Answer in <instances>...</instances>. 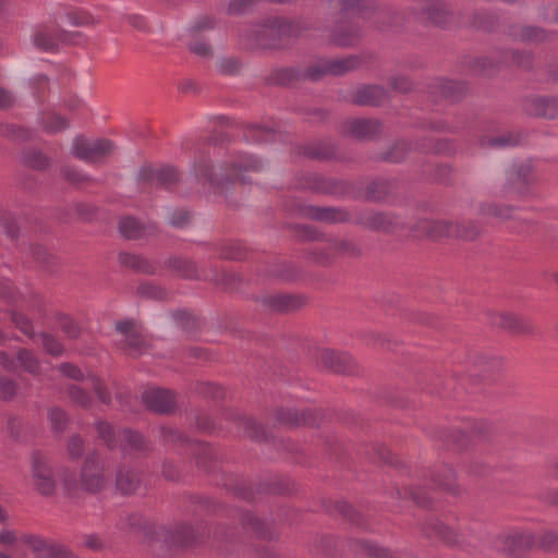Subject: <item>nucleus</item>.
<instances>
[{"label":"nucleus","instance_id":"f257e3e1","mask_svg":"<svg viewBox=\"0 0 558 558\" xmlns=\"http://www.w3.org/2000/svg\"><path fill=\"white\" fill-rule=\"evenodd\" d=\"M300 35V27L294 22L270 17L263 23L254 24L242 35L243 45L248 49H275L283 47L291 38Z\"/></svg>","mask_w":558,"mask_h":558},{"label":"nucleus","instance_id":"f03ea898","mask_svg":"<svg viewBox=\"0 0 558 558\" xmlns=\"http://www.w3.org/2000/svg\"><path fill=\"white\" fill-rule=\"evenodd\" d=\"M263 169L264 162L251 155H238L226 161L220 178L213 173L210 165L205 159L195 163L196 177L215 186H220L223 182L241 181L245 183L247 173L259 172Z\"/></svg>","mask_w":558,"mask_h":558},{"label":"nucleus","instance_id":"7ed1b4c3","mask_svg":"<svg viewBox=\"0 0 558 558\" xmlns=\"http://www.w3.org/2000/svg\"><path fill=\"white\" fill-rule=\"evenodd\" d=\"M114 340L117 347L131 356L145 353L149 347L140 326L134 319H124L116 323Z\"/></svg>","mask_w":558,"mask_h":558},{"label":"nucleus","instance_id":"20e7f679","mask_svg":"<svg viewBox=\"0 0 558 558\" xmlns=\"http://www.w3.org/2000/svg\"><path fill=\"white\" fill-rule=\"evenodd\" d=\"M117 526L120 531L140 536L150 547L155 554H160L162 544L159 541V534L150 526L147 521L138 513H125L120 515Z\"/></svg>","mask_w":558,"mask_h":558},{"label":"nucleus","instance_id":"39448f33","mask_svg":"<svg viewBox=\"0 0 558 558\" xmlns=\"http://www.w3.org/2000/svg\"><path fill=\"white\" fill-rule=\"evenodd\" d=\"M361 60L356 56L336 59H319L306 69L305 76L310 81H319L326 75L341 76L357 69Z\"/></svg>","mask_w":558,"mask_h":558},{"label":"nucleus","instance_id":"423d86ee","mask_svg":"<svg viewBox=\"0 0 558 558\" xmlns=\"http://www.w3.org/2000/svg\"><path fill=\"white\" fill-rule=\"evenodd\" d=\"M31 477L36 492L43 496H52L57 489V480L48 458L34 452L31 459Z\"/></svg>","mask_w":558,"mask_h":558},{"label":"nucleus","instance_id":"0eeeda50","mask_svg":"<svg viewBox=\"0 0 558 558\" xmlns=\"http://www.w3.org/2000/svg\"><path fill=\"white\" fill-rule=\"evenodd\" d=\"M80 485L81 489L89 494H97L107 485L105 464L96 451L90 452L82 465Z\"/></svg>","mask_w":558,"mask_h":558},{"label":"nucleus","instance_id":"6e6552de","mask_svg":"<svg viewBox=\"0 0 558 558\" xmlns=\"http://www.w3.org/2000/svg\"><path fill=\"white\" fill-rule=\"evenodd\" d=\"M496 547L500 551L520 557L537 547L536 535L529 531H511L498 536Z\"/></svg>","mask_w":558,"mask_h":558},{"label":"nucleus","instance_id":"1a4fd4ad","mask_svg":"<svg viewBox=\"0 0 558 558\" xmlns=\"http://www.w3.org/2000/svg\"><path fill=\"white\" fill-rule=\"evenodd\" d=\"M113 148V143L107 138L88 141L84 137H75L72 145V153L78 159L95 161L100 157L110 155Z\"/></svg>","mask_w":558,"mask_h":558},{"label":"nucleus","instance_id":"9d476101","mask_svg":"<svg viewBox=\"0 0 558 558\" xmlns=\"http://www.w3.org/2000/svg\"><path fill=\"white\" fill-rule=\"evenodd\" d=\"M256 301L265 311L275 313H291L302 308L306 303L304 296L287 293H268L257 296Z\"/></svg>","mask_w":558,"mask_h":558},{"label":"nucleus","instance_id":"9b49d317","mask_svg":"<svg viewBox=\"0 0 558 558\" xmlns=\"http://www.w3.org/2000/svg\"><path fill=\"white\" fill-rule=\"evenodd\" d=\"M291 211L298 213L305 218L327 223H340L348 222L350 220L349 213L345 209L337 207H319L296 204L291 208Z\"/></svg>","mask_w":558,"mask_h":558},{"label":"nucleus","instance_id":"f8f14e48","mask_svg":"<svg viewBox=\"0 0 558 558\" xmlns=\"http://www.w3.org/2000/svg\"><path fill=\"white\" fill-rule=\"evenodd\" d=\"M357 223L369 230L385 233H396L403 230L405 227L403 220L397 216L376 211L362 213L357 219Z\"/></svg>","mask_w":558,"mask_h":558},{"label":"nucleus","instance_id":"ddd939ff","mask_svg":"<svg viewBox=\"0 0 558 558\" xmlns=\"http://www.w3.org/2000/svg\"><path fill=\"white\" fill-rule=\"evenodd\" d=\"M311 254L317 263L327 264L332 255L357 257L361 248L350 240L335 239L328 242L326 248H314Z\"/></svg>","mask_w":558,"mask_h":558},{"label":"nucleus","instance_id":"4468645a","mask_svg":"<svg viewBox=\"0 0 558 558\" xmlns=\"http://www.w3.org/2000/svg\"><path fill=\"white\" fill-rule=\"evenodd\" d=\"M32 40L43 51H56L61 45L70 43L72 37L65 31L43 25L35 29Z\"/></svg>","mask_w":558,"mask_h":558},{"label":"nucleus","instance_id":"2eb2a0df","mask_svg":"<svg viewBox=\"0 0 558 558\" xmlns=\"http://www.w3.org/2000/svg\"><path fill=\"white\" fill-rule=\"evenodd\" d=\"M143 403L153 412L167 414L177 405V396L173 391L163 388H149L142 395Z\"/></svg>","mask_w":558,"mask_h":558},{"label":"nucleus","instance_id":"dca6fc26","mask_svg":"<svg viewBox=\"0 0 558 558\" xmlns=\"http://www.w3.org/2000/svg\"><path fill=\"white\" fill-rule=\"evenodd\" d=\"M39 558H72L73 555L62 545L52 543L38 535L25 534L22 537Z\"/></svg>","mask_w":558,"mask_h":558},{"label":"nucleus","instance_id":"f3484780","mask_svg":"<svg viewBox=\"0 0 558 558\" xmlns=\"http://www.w3.org/2000/svg\"><path fill=\"white\" fill-rule=\"evenodd\" d=\"M456 230L457 228L453 226V222L423 219L417 221L411 231L413 236L416 238L427 236L433 240H439L442 238H453V231Z\"/></svg>","mask_w":558,"mask_h":558},{"label":"nucleus","instance_id":"a211bd4d","mask_svg":"<svg viewBox=\"0 0 558 558\" xmlns=\"http://www.w3.org/2000/svg\"><path fill=\"white\" fill-rule=\"evenodd\" d=\"M138 180L156 186L170 189L179 181V173L177 169L171 166H165L158 169L143 167L140 171Z\"/></svg>","mask_w":558,"mask_h":558},{"label":"nucleus","instance_id":"6ab92c4d","mask_svg":"<svg viewBox=\"0 0 558 558\" xmlns=\"http://www.w3.org/2000/svg\"><path fill=\"white\" fill-rule=\"evenodd\" d=\"M343 130L359 140H373L380 134L381 125L377 120L360 118L345 121Z\"/></svg>","mask_w":558,"mask_h":558},{"label":"nucleus","instance_id":"aec40b11","mask_svg":"<svg viewBox=\"0 0 558 558\" xmlns=\"http://www.w3.org/2000/svg\"><path fill=\"white\" fill-rule=\"evenodd\" d=\"M523 109L530 116L554 119L558 114V99L544 96L531 97L524 100Z\"/></svg>","mask_w":558,"mask_h":558},{"label":"nucleus","instance_id":"412c9836","mask_svg":"<svg viewBox=\"0 0 558 558\" xmlns=\"http://www.w3.org/2000/svg\"><path fill=\"white\" fill-rule=\"evenodd\" d=\"M555 32L545 29L535 25L512 26L509 29V36L514 40L526 44H541L550 40Z\"/></svg>","mask_w":558,"mask_h":558},{"label":"nucleus","instance_id":"4be33fe9","mask_svg":"<svg viewBox=\"0 0 558 558\" xmlns=\"http://www.w3.org/2000/svg\"><path fill=\"white\" fill-rule=\"evenodd\" d=\"M276 418L279 423L288 426H316L320 421V415L311 409L304 410L301 415L293 409H279L276 412Z\"/></svg>","mask_w":558,"mask_h":558},{"label":"nucleus","instance_id":"5701e85b","mask_svg":"<svg viewBox=\"0 0 558 558\" xmlns=\"http://www.w3.org/2000/svg\"><path fill=\"white\" fill-rule=\"evenodd\" d=\"M488 432V427L483 423H475L463 429H456L447 436L448 446L453 449H462L470 440L482 439Z\"/></svg>","mask_w":558,"mask_h":558},{"label":"nucleus","instance_id":"b1692460","mask_svg":"<svg viewBox=\"0 0 558 558\" xmlns=\"http://www.w3.org/2000/svg\"><path fill=\"white\" fill-rule=\"evenodd\" d=\"M421 17L437 25H445L451 16V12L445 3L438 0H421L416 4Z\"/></svg>","mask_w":558,"mask_h":558},{"label":"nucleus","instance_id":"393cba45","mask_svg":"<svg viewBox=\"0 0 558 558\" xmlns=\"http://www.w3.org/2000/svg\"><path fill=\"white\" fill-rule=\"evenodd\" d=\"M386 98L385 88L377 85H365L355 92L353 102L359 106H379Z\"/></svg>","mask_w":558,"mask_h":558},{"label":"nucleus","instance_id":"a878e982","mask_svg":"<svg viewBox=\"0 0 558 558\" xmlns=\"http://www.w3.org/2000/svg\"><path fill=\"white\" fill-rule=\"evenodd\" d=\"M306 70L301 71L296 68H277L269 72V74L265 77L267 84L270 85H290L296 81L302 78L308 80L305 76Z\"/></svg>","mask_w":558,"mask_h":558},{"label":"nucleus","instance_id":"bb28decb","mask_svg":"<svg viewBox=\"0 0 558 558\" xmlns=\"http://www.w3.org/2000/svg\"><path fill=\"white\" fill-rule=\"evenodd\" d=\"M118 448L124 453L142 452L148 449L146 439L132 429L119 432Z\"/></svg>","mask_w":558,"mask_h":558},{"label":"nucleus","instance_id":"cd10ccee","mask_svg":"<svg viewBox=\"0 0 558 558\" xmlns=\"http://www.w3.org/2000/svg\"><path fill=\"white\" fill-rule=\"evenodd\" d=\"M319 359L324 367L335 373H349L350 356L345 353H338L331 350H323L319 353Z\"/></svg>","mask_w":558,"mask_h":558},{"label":"nucleus","instance_id":"c85d7f7f","mask_svg":"<svg viewBox=\"0 0 558 558\" xmlns=\"http://www.w3.org/2000/svg\"><path fill=\"white\" fill-rule=\"evenodd\" d=\"M141 480L138 474L126 466H121L117 471L116 486L124 495L133 494L140 487Z\"/></svg>","mask_w":558,"mask_h":558},{"label":"nucleus","instance_id":"c756f323","mask_svg":"<svg viewBox=\"0 0 558 558\" xmlns=\"http://www.w3.org/2000/svg\"><path fill=\"white\" fill-rule=\"evenodd\" d=\"M119 230L126 239H141L151 234L155 228L145 227L133 217H124L119 222Z\"/></svg>","mask_w":558,"mask_h":558},{"label":"nucleus","instance_id":"7c9ffc66","mask_svg":"<svg viewBox=\"0 0 558 558\" xmlns=\"http://www.w3.org/2000/svg\"><path fill=\"white\" fill-rule=\"evenodd\" d=\"M119 260L124 267L131 268L137 272L147 275H154L157 272V266L141 255L121 253L119 255Z\"/></svg>","mask_w":558,"mask_h":558},{"label":"nucleus","instance_id":"2f4dec72","mask_svg":"<svg viewBox=\"0 0 558 558\" xmlns=\"http://www.w3.org/2000/svg\"><path fill=\"white\" fill-rule=\"evenodd\" d=\"M300 186L323 194H333L337 192L336 182L316 173L306 174L304 182L300 183Z\"/></svg>","mask_w":558,"mask_h":558},{"label":"nucleus","instance_id":"473e14b6","mask_svg":"<svg viewBox=\"0 0 558 558\" xmlns=\"http://www.w3.org/2000/svg\"><path fill=\"white\" fill-rule=\"evenodd\" d=\"M198 532L187 524L178 526L170 535V538L166 537L165 542L171 544V546H191L198 539Z\"/></svg>","mask_w":558,"mask_h":558},{"label":"nucleus","instance_id":"72a5a7b5","mask_svg":"<svg viewBox=\"0 0 558 558\" xmlns=\"http://www.w3.org/2000/svg\"><path fill=\"white\" fill-rule=\"evenodd\" d=\"M434 92L440 97L450 99L452 101L458 100L466 90V87L461 82H453L448 80H439L434 85Z\"/></svg>","mask_w":558,"mask_h":558},{"label":"nucleus","instance_id":"f704fd0d","mask_svg":"<svg viewBox=\"0 0 558 558\" xmlns=\"http://www.w3.org/2000/svg\"><path fill=\"white\" fill-rule=\"evenodd\" d=\"M395 183L390 180H374L366 189V197L375 202L384 201L395 191Z\"/></svg>","mask_w":558,"mask_h":558},{"label":"nucleus","instance_id":"c9c22d12","mask_svg":"<svg viewBox=\"0 0 558 558\" xmlns=\"http://www.w3.org/2000/svg\"><path fill=\"white\" fill-rule=\"evenodd\" d=\"M359 29L343 24L338 25L332 35V43L340 47L353 46L359 41Z\"/></svg>","mask_w":558,"mask_h":558},{"label":"nucleus","instance_id":"e433bc0d","mask_svg":"<svg viewBox=\"0 0 558 558\" xmlns=\"http://www.w3.org/2000/svg\"><path fill=\"white\" fill-rule=\"evenodd\" d=\"M169 267L186 279L201 278L196 265L186 258L173 257L168 260Z\"/></svg>","mask_w":558,"mask_h":558},{"label":"nucleus","instance_id":"4c0bfd02","mask_svg":"<svg viewBox=\"0 0 558 558\" xmlns=\"http://www.w3.org/2000/svg\"><path fill=\"white\" fill-rule=\"evenodd\" d=\"M433 481L438 487L453 495L459 492V487L456 484L454 472L450 466H442L440 471L433 475Z\"/></svg>","mask_w":558,"mask_h":558},{"label":"nucleus","instance_id":"58836bf2","mask_svg":"<svg viewBox=\"0 0 558 558\" xmlns=\"http://www.w3.org/2000/svg\"><path fill=\"white\" fill-rule=\"evenodd\" d=\"M480 215L485 219L505 220L513 216V209L509 206H499L494 203H484L480 206Z\"/></svg>","mask_w":558,"mask_h":558},{"label":"nucleus","instance_id":"ea45409f","mask_svg":"<svg viewBox=\"0 0 558 558\" xmlns=\"http://www.w3.org/2000/svg\"><path fill=\"white\" fill-rule=\"evenodd\" d=\"M17 367H23L24 371L32 375H38L40 372V362L36 355L27 350L20 349L16 355Z\"/></svg>","mask_w":558,"mask_h":558},{"label":"nucleus","instance_id":"a19ab883","mask_svg":"<svg viewBox=\"0 0 558 558\" xmlns=\"http://www.w3.org/2000/svg\"><path fill=\"white\" fill-rule=\"evenodd\" d=\"M236 424L244 436L255 440L265 438L264 428L255 420L251 417H240Z\"/></svg>","mask_w":558,"mask_h":558},{"label":"nucleus","instance_id":"79ce46f5","mask_svg":"<svg viewBox=\"0 0 558 558\" xmlns=\"http://www.w3.org/2000/svg\"><path fill=\"white\" fill-rule=\"evenodd\" d=\"M95 426L98 437L104 440L109 449L118 448L119 432L117 433L106 421H98Z\"/></svg>","mask_w":558,"mask_h":558},{"label":"nucleus","instance_id":"37998d69","mask_svg":"<svg viewBox=\"0 0 558 558\" xmlns=\"http://www.w3.org/2000/svg\"><path fill=\"white\" fill-rule=\"evenodd\" d=\"M502 61L508 65L530 69L533 64V54L530 51L511 50L505 53Z\"/></svg>","mask_w":558,"mask_h":558},{"label":"nucleus","instance_id":"c03bdc74","mask_svg":"<svg viewBox=\"0 0 558 558\" xmlns=\"http://www.w3.org/2000/svg\"><path fill=\"white\" fill-rule=\"evenodd\" d=\"M411 150V145L405 141H397L393 145L380 157L381 160L388 162L402 161L408 153Z\"/></svg>","mask_w":558,"mask_h":558},{"label":"nucleus","instance_id":"a18cd8bd","mask_svg":"<svg viewBox=\"0 0 558 558\" xmlns=\"http://www.w3.org/2000/svg\"><path fill=\"white\" fill-rule=\"evenodd\" d=\"M453 226L457 228L453 238L457 239L473 241L481 233V228L473 221L453 222Z\"/></svg>","mask_w":558,"mask_h":558},{"label":"nucleus","instance_id":"49530a36","mask_svg":"<svg viewBox=\"0 0 558 558\" xmlns=\"http://www.w3.org/2000/svg\"><path fill=\"white\" fill-rule=\"evenodd\" d=\"M424 531L428 537H438L450 544L457 541L453 531L439 521L432 522Z\"/></svg>","mask_w":558,"mask_h":558},{"label":"nucleus","instance_id":"de8ad7c7","mask_svg":"<svg viewBox=\"0 0 558 558\" xmlns=\"http://www.w3.org/2000/svg\"><path fill=\"white\" fill-rule=\"evenodd\" d=\"M22 160L25 166L36 170H44L49 166V159L41 151L36 149L24 151Z\"/></svg>","mask_w":558,"mask_h":558},{"label":"nucleus","instance_id":"09e8293b","mask_svg":"<svg viewBox=\"0 0 558 558\" xmlns=\"http://www.w3.org/2000/svg\"><path fill=\"white\" fill-rule=\"evenodd\" d=\"M58 474L65 493L70 496H75L81 489L80 480L68 468H61Z\"/></svg>","mask_w":558,"mask_h":558},{"label":"nucleus","instance_id":"8fccbe9b","mask_svg":"<svg viewBox=\"0 0 558 558\" xmlns=\"http://www.w3.org/2000/svg\"><path fill=\"white\" fill-rule=\"evenodd\" d=\"M40 124L48 133H57L69 128V121L56 113H50L41 118Z\"/></svg>","mask_w":558,"mask_h":558},{"label":"nucleus","instance_id":"3c124183","mask_svg":"<svg viewBox=\"0 0 558 558\" xmlns=\"http://www.w3.org/2000/svg\"><path fill=\"white\" fill-rule=\"evenodd\" d=\"M519 143L517 136L512 134H502L494 137H484L481 140L480 144L483 147H492V148H504L509 146H515Z\"/></svg>","mask_w":558,"mask_h":558},{"label":"nucleus","instance_id":"603ef678","mask_svg":"<svg viewBox=\"0 0 558 558\" xmlns=\"http://www.w3.org/2000/svg\"><path fill=\"white\" fill-rule=\"evenodd\" d=\"M243 525L246 529L254 531L259 537L271 538L272 535L268 533L267 524L251 513H245L242 519Z\"/></svg>","mask_w":558,"mask_h":558},{"label":"nucleus","instance_id":"864d4df0","mask_svg":"<svg viewBox=\"0 0 558 558\" xmlns=\"http://www.w3.org/2000/svg\"><path fill=\"white\" fill-rule=\"evenodd\" d=\"M48 418H49L52 432H54L57 434L63 433V430L66 427L68 421H69V417L63 410H61L59 408L50 409L48 412Z\"/></svg>","mask_w":558,"mask_h":558},{"label":"nucleus","instance_id":"5fc2aeb1","mask_svg":"<svg viewBox=\"0 0 558 558\" xmlns=\"http://www.w3.org/2000/svg\"><path fill=\"white\" fill-rule=\"evenodd\" d=\"M9 313L12 324L17 329H20L24 335L28 337L34 336L33 323L26 315L14 310L10 311Z\"/></svg>","mask_w":558,"mask_h":558},{"label":"nucleus","instance_id":"6e6d98bb","mask_svg":"<svg viewBox=\"0 0 558 558\" xmlns=\"http://www.w3.org/2000/svg\"><path fill=\"white\" fill-rule=\"evenodd\" d=\"M85 451V441L78 434L72 435L66 442V453L71 460H78Z\"/></svg>","mask_w":558,"mask_h":558},{"label":"nucleus","instance_id":"4d7b16f0","mask_svg":"<svg viewBox=\"0 0 558 558\" xmlns=\"http://www.w3.org/2000/svg\"><path fill=\"white\" fill-rule=\"evenodd\" d=\"M68 395L72 402L82 408L87 409L92 405V397L87 391L76 385H70L68 387Z\"/></svg>","mask_w":558,"mask_h":558},{"label":"nucleus","instance_id":"13d9d810","mask_svg":"<svg viewBox=\"0 0 558 558\" xmlns=\"http://www.w3.org/2000/svg\"><path fill=\"white\" fill-rule=\"evenodd\" d=\"M40 339L45 351L53 356H60L64 353L63 344L52 335L43 332Z\"/></svg>","mask_w":558,"mask_h":558},{"label":"nucleus","instance_id":"bf43d9fd","mask_svg":"<svg viewBox=\"0 0 558 558\" xmlns=\"http://www.w3.org/2000/svg\"><path fill=\"white\" fill-rule=\"evenodd\" d=\"M493 324L511 330H520L523 328L522 320L511 314H497L493 319Z\"/></svg>","mask_w":558,"mask_h":558},{"label":"nucleus","instance_id":"052dcab7","mask_svg":"<svg viewBox=\"0 0 558 558\" xmlns=\"http://www.w3.org/2000/svg\"><path fill=\"white\" fill-rule=\"evenodd\" d=\"M341 10L347 15L361 14L369 8L371 0H341Z\"/></svg>","mask_w":558,"mask_h":558},{"label":"nucleus","instance_id":"680f3d73","mask_svg":"<svg viewBox=\"0 0 558 558\" xmlns=\"http://www.w3.org/2000/svg\"><path fill=\"white\" fill-rule=\"evenodd\" d=\"M242 63L236 58H223L217 62L218 71L223 75H234L240 72Z\"/></svg>","mask_w":558,"mask_h":558},{"label":"nucleus","instance_id":"e2e57ef3","mask_svg":"<svg viewBox=\"0 0 558 558\" xmlns=\"http://www.w3.org/2000/svg\"><path fill=\"white\" fill-rule=\"evenodd\" d=\"M59 328L71 340L77 339L81 336L80 326L70 317H61L59 319Z\"/></svg>","mask_w":558,"mask_h":558},{"label":"nucleus","instance_id":"0e129e2a","mask_svg":"<svg viewBox=\"0 0 558 558\" xmlns=\"http://www.w3.org/2000/svg\"><path fill=\"white\" fill-rule=\"evenodd\" d=\"M17 392V384L9 378H0V399L9 401L15 397Z\"/></svg>","mask_w":558,"mask_h":558},{"label":"nucleus","instance_id":"69168bd1","mask_svg":"<svg viewBox=\"0 0 558 558\" xmlns=\"http://www.w3.org/2000/svg\"><path fill=\"white\" fill-rule=\"evenodd\" d=\"M537 547L551 550L558 547V533L555 531L544 532L542 535L536 536Z\"/></svg>","mask_w":558,"mask_h":558},{"label":"nucleus","instance_id":"338daca9","mask_svg":"<svg viewBox=\"0 0 558 558\" xmlns=\"http://www.w3.org/2000/svg\"><path fill=\"white\" fill-rule=\"evenodd\" d=\"M220 256L226 259H242L245 257V252L239 243H230L222 247Z\"/></svg>","mask_w":558,"mask_h":558},{"label":"nucleus","instance_id":"774afa93","mask_svg":"<svg viewBox=\"0 0 558 558\" xmlns=\"http://www.w3.org/2000/svg\"><path fill=\"white\" fill-rule=\"evenodd\" d=\"M529 174H530V167L526 165H521L511 171L510 181L513 184L525 186L529 182V179H527Z\"/></svg>","mask_w":558,"mask_h":558}]
</instances>
